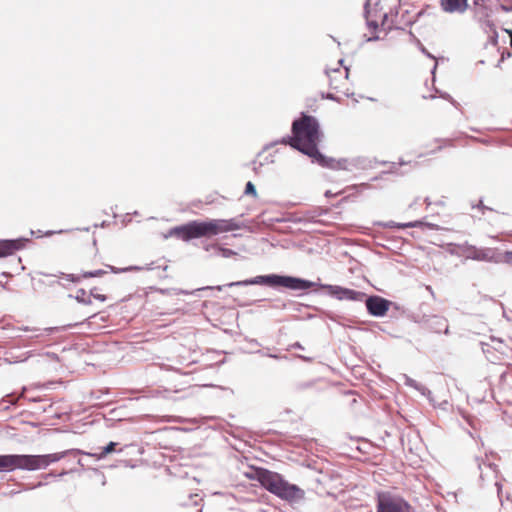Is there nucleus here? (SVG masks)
<instances>
[{
	"instance_id": "f257e3e1",
	"label": "nucleus",
	"mask_w": 512,
	"mask_h": 512,
	"mask_svg": "<svg viewBox=\"0 0 512 512\" xmlns=\"http://www.w3.org/2000/svg\"><path fill=\"white\" fill-rule=\"evenodd\" d=\"M232 285H260L275 290L288 289L292 291H309L314 287H319L320 289L325 290L329 296L337 300L363 302L365 304L367 313L370 316L376 318H382L386 316L391 306H395L397 308L396 303L380 295H367L365 292L340 285L317 283L305 278L288 274L270 273L257 275L245 280H239V282L232 283L229 286Z\"/></svg>"
},
{
	"instance_id": "f03ea898",
	"label": "nucleus",
	"mask_w": 512,
	"mask_h": 512,
	"mask_svg": "<svg viewBox=\"0 0 512 512\" xmlns=\"http://www.w3.org/2000/svg\"><path fill=\"white\" fill-rule=\"evenodd\" d=\"M243 214L230 219H197L184 224L172 227L164 234V238L176 237L184 242H190L194 239L212 238L221 233L232 232L245 229L247 225L241 221Z\"/></svg>"
},
{
	"instance_id": "7ed1b4c3",
	"label": "nucleus",
	"mask_w": 512,
	"mask_h": 512,
	"mask_svg": "<svg viewBox=\"0 0 512 512\" xmlns=\"http://www.w3.org/2000/svg\"><path fill=\"white\" fill-rule=\"evenodd\" d=\"M291 133L299 143L304 144L307 156L314 163L319 154H322L319 150V144L322 141L323 132L319 120L315 116L301 112L300 116L292 121Z\"/></svg>"
},
{
	"instance_id": "20e7f679",
	"label": "nucleus",
	"mask_w": 512,
	"mask_h": 512,
	"mask_svg": "<svg viewBox=\"0 0 512 512\" xmlns=\"http://www.w3.org/2000/svg\"><path fill=\"white\" fill-rule=\"evenodd\" d=\"M256 475L263 488L282 500L295 502L304 498V491L297 485L289 483L279 473L259 468L256 470Z\"/></svg>"
},
{
	"instance_id": "39448f33",
	"label": "nucleus",
	"mask_w": 512,
	"mask_h": 512,
	"mask_svg": "<svg viewBox=\"0 0 512 512\" xmlns=\"http://www.w3.org/2000/svg\"><path fill=\"white\" fill-rule=\"evenodd\" d=\"M66 452L46 455H0V472H11L15 469L34 471L46 468L50 463L60 460Z\"/></svg>"
},
{
	"instance_id": "423d86ee",
	"label": "nucleus",
	"mask_w": 512,
	"mask_h": 512,
	"mask_svg": "<svg viewBox=\"0 0 512 512\" xmlns=\"http://www.w3.org/2000/svg\"><path fill=\"white\" fill-rule=\"evenodd\" d=\"M322 168L330 170H344L352 172L355 169L366 170L373 168V161L364 156H357L353 158H339L335 159L330 156H326L324 153L319 154V157L314 162Z\"/></svg>"
},
{
	"instance_id": "0eeeda50",
	"label": "nucleus",
	"mask_w": 512,
	"mask_h": 512,
	"mask_svg": "<svg viewBox=\"0 0 512 512\" xmlns=\"http://www.w3.org/2000/svg\"><path fill=\"white\" fill-rule=\"evenodd\" d=\"M458 248L465 259L496 263L498 248L476 247L467 242L458 244Z\"/></svg>"
},
{
	"instance_id": "6e6552de",
	"label": "nucleus",
	"mask_w": 512,
	"mask_h": 512,
	"mask_svg": "<svg viewBox=\"0 0 512 512\" xmlns=\"http://www.w3.org/2000/svg\"><path fill=\"white\" fill-rule=\"evenodd\" d=\"M73 457L77 459L78 464L87 469H97L105 467L104 464L96 465L98 462L104 460L108 454L116 450H101L100 453H90L83 450H72Z\"/></svg>"
},
{
	"instance_id": "1a4fd4ad",
	"label": "nucleus",
	"mask_w": 512,
	"mask_h": 512,
	"mask_svg": "<svg viewBox=\"0 0 512 512\" xmlns=\"http://www.w3.org/2000/svg\"><path fill=\"white\" fill-rule=\"evenodd\" d=\"M414 321L420 324L423 328L428 329L434 333L449 334V326L446 318L439 315H416Z\"/></svg>"
},
{
	"instance_id": "9d476101",
	"label": "nucleus",
	"mask_w": 512,
	"mask_h": 512,
	"mask_svg": "<svg viewBox=\"0 0 512 512\" xmlns=\"http://www.w3.org/2000/svg\"><path fill=\"white\" fill-rule=\"evenodd\" d=\"M376 512H413V508L402 498L382 496L378 498Z\"/></svg>"
},
{
	"instance_id": "9b49d317",
	"label": "nucleus",
	"mask_w": 512,
	"mask_h": 512,
	"mask_svg": "<svg viewBox=\"0 0 512 512\" xmlns=\"http://www.w3.org/2000/svg\"><path fill=\"white\" fill-rule=\"evenodd\" d=\"M31 242L30 238L18 237L13 239H0V258H6L23 250Z\"/></svg>"
},
{
	"instance_id": "f8f14e48",
	"label": "nucleus",
	"mask_w": 512,
	"mask_h": 512,
	"mask_svg": "<svg viewBox=\"0 0 512 512\" xmlns=\"http://www.w3.org/2000/svg\"><path fill=\"white\" fill-rule=\"evenodd\" d=\"M71 325L67 326H53V327H46V328H37V327H30V326H22L18 327L17 329L23 332H33L34 334L30 336L31 339H45L46 337L51 336L52 334L64 331L67 327H70Z\"/></svg>"
},
{
	"instance_id": "ddd939ff",
	"label": "nucleus",
	"mask_w": 512,
	"mask_h": 512,
	"mask_svg": "<svg viewBox=\"0 0 512 512\" xmlns=\"http://www.w3.org/2000/svg\"><path fill=\"white\" fill-rule=\"evenodd\" d=\"M237 281H234V282H230V283H227L226 285H217V286H206V287H201V288H198V289H195L194 291L192 292H189L187 290H183V289H177V288H166V289H158V291L163 294V295H179V294H183V295H188V294H195L196 292L198 291H203V290H217V291H222L224 287H229L230 284L232 283H236ZM245 285H232V287H244ZM231 288V286H230Z\"/></svg>"
},
{
	"instance_id": "4468645a",
	"label": "nucleus",
	"mask_w": 512,
	"mask_h": 512,
	"mask_svg": "<svg viewBox=\"0 0 512 512\" xmlns=\"http://www.w3.org/2000/svg\"><path fill=\"white\" fill-rule=\"evenodd\" d=\"M441 9L446 13H464L468 9V0H440Z\"/></svg>"
},
{
	"instance_id": "2eb2a0df",
	"label": "nucleus",
	"mask_w": 512,
	"mask_h": 512,
	"mask_svg": "<svg viewBox=\"0 0 512 512\" xmlns=\"http://www.w3.org/2000/svg\"><path fill=\"white\" fill-rule=\"evenodd\" d=\"M106 273L107 272L103 269H97V270L83 272L82 277L83 278L101 277ZM59 277L62 279H65L67 281L73 282V283H78L81 279V276H78L75 274H66L64 272H60Z\"/></svg>"
},
{
	"instance_id": "dca6fc26",
	"label": "nucleus",
	"mask_w": 512,
	"mask_h": 512,
	"mask_svg": "<svg viewBox=\"0 0 512 512\" xmlns=\"http://www.w3.org/2000/svg\"><path fill=\"white\" fill-rule=\"evenodd\" d=\"M424 223L423 220H415L407 223H398L394 221H388V222H382L379 221L376 223V225L384 227V228H397V229H404V228H417L421 227Z\"/></svg>"
},
{
	"instance_id": "f3484780",
	"label": "nucleus",
	"mask_w": 512,
	"mask_h": 512,
	"mask_svg": "<svg viewBox=\"0 0 512 512\" xmlns=\"http://www.w3.org/2000/svg\"><path fill=\"white\" fill-rule=\"evenodd\" d=\"M278 144L288 145L292 149L299 151L300 153L307 156L306 149H304V144L299 143L297 138L291 133V135H285L280 139H277Z\"/></svg>"
},
{
	"instance_id": "a211bd4d",
	"label": "nucleus",
	"mask_w": 512,
	"mask_h": 512,
	"mask_svg": "<svg viewBox=\"0 0 512 512\" xmlns=\"http://www.w3.org/2000/svg\"><path fill=\"white\" fill-rule=\"evenodd\" d=\"M370 13V0H366L364 3L363 16L366 19L368 29L376 31L379 28V24L376 20L370 19Z\"/></svg>"
},
{
	"instance_id": "6ab92c4d",
	"label": "nucleus",
	"mask_w": 512,
	"mask_h": 512,
	"mask_svg": "<svg viewBox=\"0 0 512 512\" xmlns=\"http://www.w3.org/2000/svg\"><path fill=\"white\" fill-rule=\"evenodd\" d=\"M204 249L206 251H210V249H215L218 251L219 255L222 256L223 258H230L237 254L234 250H232L230 248L221 247L218 244H208L204 247Z\"/></svg>"
},
{
	"instance_id": "aec40b11",
	"label": "nucleus",
	"mask_w": 512,
	"mask_h": 512,
	"mask_svg": "<svg viewBox=\"0 0 512 512\" xmlns=\"http://www.w3.org/2000/svg\"><path fill=\"white\" fill-rule=\"evenodd\" d=\"M327 213L326 209H323L321 207H316L311 210H308L304 213V218L309 221H315V219L319 216L325 215Z\"/></svg>"
},
{
	"instance_id": "412c9836",
	"label": "nucleus",
	"mask_w": 512,
	"mask_h": 512,
	"mask_svg": "<svg viewBox=\"0 0 512 512\" xmlns=\"http://www.w3.org/2000/svg\"><path fill=\"white\" fill-rule=\"evenodd\" d=\"M75 300L79 303H82L84 305H91L92 300L90 299V296L87 295L86 291L82 288L78 289L76 292V295L74 296Z\"/></svg>"
},
{
	"instance_id": "4be33fe9",
	"label": "nucleus",
	"mask_w": 512,
	"mask_h": 512,
	"mask_svg": "<svg viewBox=\"0 0 512 512\" xmlns=\"http://www.w3.org/2000/svg\"><path fill=\"white\" fill-rule=\"evenodd\" d=\"M496 263H507L512 264V251H501L498 249V255H496Z\"/></svg>"
},
{
	"instance_id": "5701e85b",
	"label": "nucleus",
	"mask_w": 512,
	"mask_h": 512,
	"mask_svg": "<svg viewBox=\"0 0 512 512\" xmlns=\"http://www.w3.org/2000/svg\"><path fill=\"white\" fill-rule=\"evenodd\" d=\"M417 391L425 396L427 398V400L429 401V403H431L433 406H436L437 404V401L435 399L432 398V392L430 389H428L426 386H424L423 384H420L419 387H417Z\"/></svg>"
},
{
	"instance_id": "b1692460",
	"label": "nucleus",
	"mask_w": 512,
	"mask_h": 512,
	"mask_svg": "<svg viewBox=\"0 0 512 512\" xmlns=\"http://www.w3.org/2000/svg\"><path fill=\"white\" fill-rule=\"evenodd\" d=\"M16 339L18 340V347H29L34 342H41L44 340V339H31L30 336H28V337L17 336Z\"/></svg>"
},
{
	"instance_id": "393cba45",
	"label": "nucleus",
	"mask_w": 512,
	"mask_h": 512,
	"mask_svg": "<svg viewBox=\"0 0 512 512\" xmlns=\"http://www.w3.org/2000/svg\"><path fill=\"white\" fill-rule=\"evenodd\" d=\"M15 402L12 400L11 395H6L2 399H0V411H6L10 408L11 405H14Z\"/></svg>"
},
{
	"instance_id": "a878e982",
	"label": "nucleus",
	"mask_w": 512,
	"mask_h": 512,
	"mask_svg": "<svg viewBox=\"0 0 512 512\" xmlns=\"http://www.w3.org/2000/svg\"><path fill=\"white\" fill-rule=\"evenodd\" d=\"M107 267L111 270V272H113L115 274H119V273H123V272H128V271H139V270L142 269L139 266H128V267H125V268H116L114 266L107 265Z\"/></svg>"
},
{
	"instance_id": "bb28decb",
	"label": "nucleus",
	"mask_w": 512,
	"mask_h": 512,
	"mask_svg": "<svg viewBox=\"0 0 512 512\" xmlns=\"http://www.w3.org/2000/svg\"><path fill=\"white\" fill-rule=\"evenodd\" d=\"M244 195L246 196H252L257 197V190L256 186L253 184V182L248 181L245 185Z\"/></svg>"
},
{
	"instance_id": "cd10ccee",
	"label": "nucleus",
	"mask_w": 512,
	"mask_h": 512,
	"mask_svg": "<svg viewBox=\"0 0 512 512\" xmlns=\"http://www.w3.org/2000/svg\"><path fill=\"white\" fill-rule=\"evenodd\" d=\"M380 165H387L389 164V169L387 171H383L382 174H396L397 173V163L395 162H388V161H379L378 162Z\"/></svg>"
},
{
	"instance_id": "c85d7f7f",
	"label": "nucleus",
	"mask_w": 512,
	"mask_h": 512,
	"mask_svg": "<svg viewBox=\"0 0 512 512\" xmlns=\"http://www.w3.org/2000/svg\"><path fill=\"white\" fill-rule=\"evenodd\" d=\"M403 378H404V384L408 387L415 389V390H417V387H419V385L421 384L406 374H403Z\"/></svg>"
},
{
	"instance_id": "c756f323",
	"label": "nucleus",
	"mask_w": 512,
	"mask_h": 512,
	"mask_svg": "<svg viewBox=\"0 0 512 512\" xmlns=\"http://www.w3.org/2000/svg\"><path fill=\"white\" fill-rule=\"evenodd\" d=\"M437 93L439 94V97L449 101L456 108L459 106V103L449 93L443 91H437Z\"/></svg>"
},
{
	"instance_id": "7c9ffc66",
	"label": "nucleus",
	"mask_w": 512,
	"mask_h": 512,
	"mask_svg": "<svg viewBox=\"0 0 512 512\" xmlns=\"http://www.w3.org/2000/svg\"><path fill=\"white\" fill-rule=\"evenodd\" d=\"M96 290L97 288L94 287L90 290V293H89V296H90V299L93 297L94 299L96 300H99L101 302H105L107 300V296L104 295V294H98L96 293Z\"/></svg>"
},
{
	"instance_id": "2f4dec72",
	"label": "nucleus",
	"mask_w": 512,
	"mask_h": 512,
	"mask_svg": "<svg viewBox=\"0 0 512 512\" xmlns=\"http://www.w3.org/2000/svg\"><path fill=\"white\" fill-rule=\"evenodd\" d=\"M482 28L488 32V31H494L496 29L495 27V24L493 23L492 20L490 19H485L483 22H482Z\"/></svg>"
},
{
	"instance_id": "473e14b6",
	"label": "nucleus",
	"mask_w": 512,
	"mask_h": 512,
	"mask_svg": "<svg viewBox=\"0 0 512 512\" xmlns=\"http://www.w3.org/2000/svg\"><path fill=\"white\" fill-rule=\"evenodd\" d=\"M42 402H43V400L40 401V404L37 407V410L42 411L44 413H52L53 405L52 404L45 405V404H42Z\"/></svg>"
},
{
	"instance_id": "72a5a7b5",
	"label": "nucleus",
	"mask_w": 512,
	"mask_h": 512,
	"mask_svg": "<svg viewBox=\"0 0 512 512\" xmlns=\"http://www.w3.org/2000/svg\"><path fill=\"white\" fill-rule=\"evenodd\" d=\"M314 384L313 381H308V382H300L296 385V388L297 390L299 391H302V390H305V389H308L310 387H312Z\"/></svg>"
},
{
	"instance_id": "f704fd0d",
	"label": "nucleus",
	"mask_w": 512,
	"mask_h": 512,
	"mask_svg": "<svg viewBox=\"0 0 512 512\" xmlns=\"http://www.w3.org/2000/svg\"><path fill=\"white\" fill-rule=\"evenodd\" d=\"M276 145H279L277 140H274V141H271V142L267 143L266 145H264L262 150L258 153V156H261L265 151L275 147Z\"/></svg>"
},
{
	"instance_id": "c9c22d12",
	"label": "nucleus",
	"mask_w": 512,
	"mask_h": 512,
	"mask_svg": "<svg viewBox=\"0 0 512 512\" xmlns=\"http://www.w3.org/2000/svg\"><path fill=\"white\" fill-rule=\"evenodd\" d=\"M491 341L495 344L493 346V348L496 350V351H500L502 349V346H503V341L500 340V339H497L495 337H492L491 338Z\"/></svg>"
},
{
	"instance_id": "e433bc0d",
	"label": "nucleus",
	"mask_w": 512,
	"mask_h": 512,
	"mask_svg": "<svg viewBox=\"0 0 512 512\" xmlns=\"http://www.w3.org/2000/svg\"><path fill=\"white\" fill-rule=\"evenodd\" d=\"M423 221H424V223L422 224L421 227H427L430 230H439L440 229L439 225H437V224L430 223L425 220H423Z\"/></svg>"
},
{
	"instance_id": "4c0bfd02",
	"label": "nucleus",
	"mask_w": 512,
	"mask_h": 512,
	"mask_svg": "<svg viewBox=\"0 0 512 512\" xmlns=\"http://www.w3.org/2000/svg\"><path fill=\"white\" fill-rule=\"evenodd\" d=\"M321 97L323 99H328V100H332V101L338 100V98H337V96L335 94L329 93V92H327V93L322 92L321 93Z\"/></svg>"
},
{
	"instance_id": "58836bf2",
	"label": "nucleus",
	"mask_w": 512,
	"mask_h": 512,
	"mask_svg": "<svg viewBox=\"0 0 512 512\" xmlns=\"http://www.w3.org/2000/svg\"><path fill=\"white\" fill-rule=\"evenodd\" d=\"M251 164L253 165V170L256 173H258L259 169L263 166L262 162H257L256 160H253Z\"/></svg>"
},
{
	"instance_id": "ea45409f",
	"label": "nucleus",
	"mask_w": 512,
	"mask_h": 512,
	"mask_svg": "<svg viewBox=\"0 0 512 512\" xmlns=\"http://www.w3.org/2000/svg\"><path fill=\"white\" fill-rule=\"evenodd\" d=\"M492 32V36L490 37V42L493 44V45H496L497 44V41H498V33H497V30L495 29L494 31H491Z\"/></svg>"
},
{
	"instance_id": "a19ab883",
	"label": "nucleus",
	"mask_w": 512,
	"mask_h": 512,
	"mask_svg": "<svg viewBox=\"0 0 512 512\" xmlns=\"http://www.w3.org/2000/svg\"><path fill=\"white\" fill-rule=\"evenodd\" d=\"M500 9L506 13L508 12H512V5L511 6H508V5H505V4H500Z\"/></svg>"
},
{
	"instance_id": "79ce46f5",
	"label": "nucleus",
	"mask_w": 512,
	"mask_h": 512,
	"mask_svg": "<svg viewBox=\"0 0 512 512\" xmlns=\"http://www.w3.org/2000/svg\"><path fill=\"white\" fill-rule=\"evenodd\" d=\"M501 505L503 509H507L506 505H510L512 507V499L507 497L506 503L501 499Z\"/></svg>"
},
{
	"instance_id": "37998d69",
	"label": "nucleus",
	"mask_w": 512,
	"mask_h": 512,
	"mask_svg": "<svg viewBox=\"0 0 512 512\" xmlns=\"http://www.w3.org/2000/svg\"><path fill=\"white\" fill-rule=\"evenodd\" d=\"M421 52L431 59H435V56L432 55L424 46L421 48Z\"/></svg>"
},
{
	"instance_id": "c03bdc74",
	"label": "nucleus",
	"mask_w": 512,
	"mask_h": 512,
	"mask_svg": "<svg viewBox=\"0 0 512 512\" xmlns=\"http://www.w3.org/2000/svg\"><path fill=\"white\" fill-rule=\"evenodd\" d=\"M297 358H299L305 362H308V363L313 361L312 357H308V356H304V355H300V354L297 355Z\"/></svg>"
},
{
	"instance_id": "a18cd8bd",
	"label": "nucleus",
	"mask_w": 512,
	"mask_h": 512,
	"mask_svg": "<svg viewBox=\"0 0 512 512\" xmlns=\"http://www.w3.org/2000/svg\"><path fill=\"white\" fill-rule=\"evenodd\" d=\"M46 355L55 361H59V356L54 352H47Z\"/></svg>"
},
{
	"instance_id": "49530a36",
	"label": "nucleus",
	"mask_w": 512,
	"mask_h": 512,
	"mask_svg": "<svg viewBox=\"0 0 512 512\" xmlns=\"http://www.w3.org/2000/svg\"><path fill=\"white\" fill-rule=\"evenodd\" d=\"M117 443L110 441L106 445L102 446L101 448H116Z\"/></svg>"
},
{
	"instance_id": "de8ad7c7",
	"label": "nucleus",
	"mask_w": 512,
	"mask_h": 512,
	"mask_svg": "<svg viewBox=\"0 0 512 512\" xmlns=\"http://www.w3.org/2000/svg\"><path fill=\"white\" fill-rule=\"evenodd\" d=\"M63 232H64V230H59V231L49 230V231H46L44 235L45 236H51V235H53L55 233H59L60 234V233H63Z\"/></svg>"
},
{
	"instance_id": "09e8293b",
	"label": "nucleus",
	"mask_w": 512,
	"mask_h": 512,
	"mask_svg": "<svg viewBox=\"0 0 512 512\" xmlns=\"http://www.w3.org/2000/svg\"><path fill=\"white\" fill-rule=\"evenodd\" d=\"M291 347H292V348H294V349H301V350H303V349H304V347L302 346V344H301L300 342H295V343H293V344L291 345Z\"/></svg>"
},
{
	"instance_id": "8fccbe9b",
	"label": "nucleus",
	"mask_w": 512,
	"mask_h": 512,
	"mask_svg": "<svg viewBox=\"0 0 512 512\" xmlns=\"http://www.w3.org/2000/svg\"><path fill=\"white\" fill-rule=\"evenodd\" d=\"M441 150H442V146H438L435 149H433L430 152H428L427 155H434V154H436L437 152H439Z\"/></svg>"
},
{
	"instance_id": "3c124183",
	"label": "nucleus",
	"mask_w": 512,
	"mask_h": 512,
	"mask_svg": "<svg viewBox=\"0 0 512 512\" xmlns=\"http://www.w3.org/2000/svg\"><path fill=\"white\" fill-rule=\"evenodd\" d=\"M268 357H271V358H274V359H281V358H287L286 355L284 356H279V355H276V354H267Z\"/></svg>"
},
{
	"instance_id": "603ef678",
	"label": "nucleus",
	"mask_w": 512,
	"mask_h": 512,
	"mask_svg": "<svg viewBox=\"0 0 512 512\" xmlns=\"http://www.w3.org/2000/svg\"><path fill=\"white\" fill-rule=\"evenodd\" d=\"M380 39V37L378 35H373L371 37H369L367 39L368 42H372V41H378Z\"/></svg>"
},
{
	"instance_id": "864d4df0",
	"label": "nucleus",
	"mask_w": 512,
	"mask_h": 512,
	"mask_svg": "<svg viewBox=\"0 0 512 512\" xmlns=\"http://www.w3.org/2000/svg\"><path fill=\"white\" fill-rule=\"evenodd\" d=\"M478 208L484 210V209H487V210H491L490 208L486 207L482 201H480V203L477 205Z\"/></svg>"
},
{
	"instance_id": "5fc2aeb1",
	"label": "nucleus",
	"mask_w": 512,
	"mask_h": 512,
	"mask_svg": "<svg viewBox=\"0 0 512 512\" xmlns=\"http://www.w3.org/2000/svg\"><path fill=\"white\" fill-rule=\"evenodd\" d=\"M427 13V10L423 9V10H420L418 13H417V17L420 18L422 17L424 14Z\"/></svg>"
},
{
	"instance_id": "6e6d98bb",
	"label": "nucleus",
	"mask_w": 512,
	"mask_h": 512,
	"mask_svg": "<svg viewBox=\"0 0 512 512\" xmlns=\"http://www.w3.org/2000/svg\"><path fill=\"white\" fill-rule=\"evenodd\" d=\"M427 13V10L423 9V10H420L418 13H417V17L420 18L422 17L424 14Z\"/></svg>"
},
{
	"instance_id": "4d7b16f0",
	"label": "nucleus",
	"mask_w": 512,
	"mask_h": 512,
	"mask_svg": "<svg viewBox=\"0 0 512 512\" xmlns=\"http://www.w3.org/2000/svg\"><path fill=\"white\" fill-rule=\"evenodd\" d=\"M427 13V10L423 9V10H420L418 13H417V17L420 18L422 17L424 14Z\"/></svg>"
},
{
	"instance_id": "13d9d810",
	"label": "nucleus",
	"mask_w": 512,
	"mask_h": 512,
	"mask_svg": "<svg viewBox=\"0 0 512 512\" xmlns=\"http://www.w3.org/2000/svg\"><path fill=\"white\" fill-rule=\"evenodd\" d=\"M409 163H410V162H406V161H404L403 159H399V162L397 163V165L402 166V165H406V164H409Z\"/></svg>"
},
{
	"instance_id": "bf43d9fd",
	"label": "nucleus",
	"mask_w": 512,
	"mask_h": 512,
	"mask_svg": "<svg viewBox=\"0 0 512 512\" xmlns=\"http://www.w3.org/2000/svg\"><path fill=\"white\" fill-rule=\"evenodd\" d=\"M424 202L426 203V205H427V206H430V205L432 204V202H431V200H430V198H429V197H426V198L424 199Z\"/></svg>"
},
{
	"instance_id": "052dcab7",
	"label": "nucleus",
	"mask_w": 512,
	"mask_h": 512,
	"mask_svg": "<svg viewBox=\"0 0 512 512\" xmlns=\"http://www.w3.org/2000/svg\"><path fill=\"white\" fill-rule=\"evenodd\" d=\"M383 175H384V174H382V173H381L380 175L373 177V178H372V181H377V180H379V179H382V176H383Z\"/></svg>"
},
{
	"instance_id": "680f3d73",
	"label": "nucleus",
	"mask_w": 512,
	"mask_h": 512,
	"mask_svg": "<svg viewBox=\"0 0 512 512\" xmlns=\"http://www.w3.org/2000/svg\"><path fill=\"white\" fill-rule=\"evenodd\" d=\"M327 317H328L330 320L335 321V316H334L332 313L327 314Z\"/></svg>"
},
{
	"instance_id": "e2e57ef3",
	"label": "nucleus",
	"mask_w": 512,
	"mask_h": 512,
	"mask_svg": "<svg viewBox=\"0 0 512 512\" xmlns=\"http://www.w3.org/2000/svg\"><path fill=\"white\" fill-rule=\"evenodd\" d=\"M436 69H437V63H435V64H434V66H433V68H432V70H431V73H432L433 75H435Z\"/></svg>"
},
{
	"instance_id": "0e129e2a",
	"label": "nucleus",
	"mask_w": 512,
	"mask_h": 512,
	"mask_svg": "<svg viewBox=\"0 0 512 512\" xmlns=\"http://www.w3.org/2000/svg\"><path fill=\"white\" fill-rule=\"evenodd\" d=\"M332 195H333V194L331 193V191H330V190H327V191L325 192V196H326V197H331Z\"/></svg>"
},
{
	"instance_id": "69168bd1",
	"label": "nucleus",
	"mask_w": 512,
	"mask_h": 512,
	"mask_svg": "<svg viewBox=\"0 0 512 512\" xmlns=\"http://www.w3.org/2000/svg\"><path fill=\"white\" fill-rule=\"evenodd\" d=\"M162 464H163V463H162V461H160V460H155V461L153 462V465H162Z\"/></svg>"
},
{
	"instance_id": "338daca9",
	"label": "nucleus",
	"mask_w": 512,
	"mask_h": 512,
	"mask_svg": "<svg viewBox=\"0 0 512 512\" xmlns=\"http://www.w3.org/2000/svg\"><path fill=\"white\" fill-rule=\"evenodd\" d=\"M419 198H416L415 201L409 205L410 208H412L414 205H417V201Z\"/></svg>"
},
{
	"instance_id": "774afa93",
	"label": "nucleus",
	"mask_w": 512,
	"mask_h": 512,
	"mask_svg": "<svg viewBox=\"0 0 512 512\" xmlns=\"http://www.w3.org/2000/svg\"><path fill=\"white\" fill-rule=\"evenodd\" d=\"M33 355V353L30 351L27 353V356L23 359V360H26L28 359L29 357H31Z\"/></svg>"
}]
</instances>
